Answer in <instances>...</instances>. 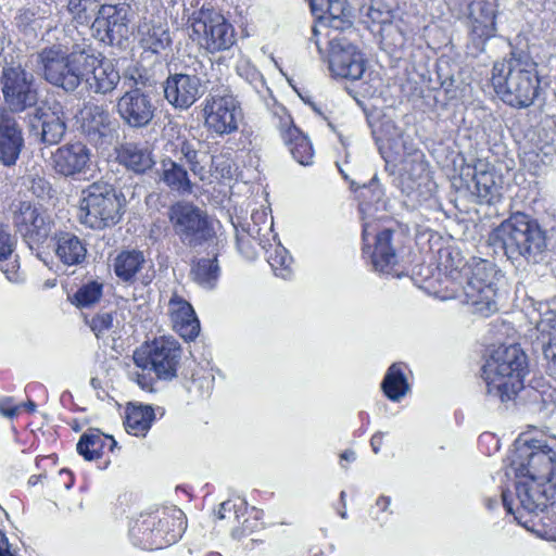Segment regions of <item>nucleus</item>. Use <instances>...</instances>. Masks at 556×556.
Listing matches in <instances>:
<instances>
[{
	"instance_id": "obj_1",
	"label": "nucleus",
	"mask_w": 556,
	"mask_h": 556,
	"mask_svg": "<svg viewBox=\"0 0 556 556\" xmlns=\"http://www.w3.org/2000/svg\"><path fill=\"white\" fill-rule=\"evenodd\" d=\"M509 469L516 481V496L519 507L514 509L507 492H502V503L508 514L526 529L531 520L523 519L522 511L529 515L543 513L552 503L556 490V451L545 441L517 440L509 457Z\"/></svg>"
},
{
	"instance_id": "obj_2",
	"label": "nucleus",
	"mask_w": 556,
	"mask_h": 556,
	"mask_svg": "<svg viewBox=\"0 0 556 556\" xmlns=\"http://www.w3.org/2000/svg\"><path fill=\"white\" fill-rule=\"evenodd\" d=\"M351 188L358 192L359 212L363 218L364 253L370 254L372 268L392 277H401L396 269L399 257L392 245L393 231L389 228L379 230L375 220L369 217L371 212L386 211V192L378 176L375 174L368 184L351 182Z\"/></svg>"
},
{
	"instance_id": "obj_3",
	"label": "nucleus",
	"mask_w": 556,
	"mask_h": 556,
	"mask_svg": "<svg viewBox=\"0 0 556 556\" xmlns=\"http://www.w3.org/2000/svg\"><path fill=\"white\" fill-rule=\"evenodd\" d=\"M490 243L513 263L540 264L547 258L552 238L538 219L517 212L490 235Z\"/></svg>"
},
{
	"instance_id": "obj_4",
	"label": "nucleus",
	"mask_w": 556,
	"mask_h": 556,
	"mask_svg": "<svg viewBox=\"0 0 556 556\" xmlns=\"http://www.w3.org/2000/svg\"><path fill=\"white\" fill-rule=\"evenodd\" d=\"M491 80L500 99L515 109L531 106L541 90L538 64L523 52L495 62Z\"/></svg>"
},
{
	"instance_id": "obj_5",
	"label": "nucleus",
	"mask_w": 556,
	"mask_h": 556,
	"mask_svg": "<svg viewBox=\"0 0 556 556\" xmlns=\"http://www.w3.org/2000/svg\"><path fill=\"white\" fill-rule=\"evenodd\" d=\"M526 368L527 357L519 345L498 346L481 369L486 396L502 403L514 399L523 388Z\"/></svg>"
},
{
	"instance_id": "obj_6",
	"label": "nucleus",
	"mask_w": 556,
	"mask_h": 556,
	"mask_svg": "<svg viewBox=\"0 0 556 556\" xmlns=\"http://www.w3.org/2000/svg\"><path fill=\"white\" fill-rule=\"evenodd\" d=\"M186 530L185 514L176 506L142 513L129 527L132 544L142 549H161L176 543Z\"/></svg>"
},
{
	"instance_id": "obj_7",
	"label": "nucleus",
	"mask_w": 556,
	"mask_h": 556,
	"mask_svg": "<svg viewBox=\"0 0 556 556\" xmlns=\"http://www.w3.org/2000/svg\"><path fill=\"white\" fill-rule=\"evenodd\" d=\"M38 60L49 84L73 92L84 81L86 66L94 63V54L78 46L68 52L61 45H52L39 52Z\"/></svg>"
},
{
	"instance_id": "obj_8",
	"label": "nucleus",
	"mask_w": 556,
	"mask_h": 556,
	"mask_svg": "<svg viewBox=\"0 0 556 556\" xmlns=\"http://www.w3.org/2000/svg\"><path fill=\"white\" fill-rule=\"evenodd\" d=\"M501 270L486 261L479 260L465 271L462 302L472 314L489 317L498 311V283L503 279Z\"/></svg>"
},
{
	"instance_id": "obj_9",
	"label": "nucleus",
	"mask_w": 556,
	"mask_h": 556,
	"mask_svg": "<svg viewBox=\"0 0 556 556\" xmlns=\"http://www.w3.org/2000/svg\"><path fill=\"white\" fill-rule=\"evenodd\" d=\"M124 205V195L113 186L94 182L83 191L79 219L89 228L104 229L121 220Z\"/></svg>"
},
{
	"instance_id": "obj_10",
	"label": "nucleus",
	"mask_w": 556,
	"mask_h": 556,
	"mask_svg": "<svg viewBox=\"0 0 556 556\" xmlns=\"http://www.w3.org/2000/svg\"><path fill=\"white\" fill-rule=\"evenodd\" d=\"M401 164L400 175L394 180L396 188L405 197L403 203L406 207L414 210L430 195V181L428 179L427 163L424 153L413 144L402 151L397 160Z\"/></svg>"
},
{
	"instance_id": "obj_11",
	"label": "nucleus",
	"mask_w": 556,
	"mask_h": 556,
	"mask_svg": "<svg viewBox=\"0 0 556 556\" xmlns=\"http://www.w3.org/2000/svg\"><path fill=\"white\" fill-rule=\"evenodd\" d=\"M182 350L173 337L155 338L134 352V363L140 369L154 372L159 380L172 381L177 377Z\"/></svg>"
},
{
	"instance_id": "obj_12",
	"label": "nucleus",
	"mask_w": 556,
	"mask_h": 556,
	"mask_svg": "<svg viewBox=\"0 0 556 556\" xmlns=\"http://www.w3.org/2000/svg\"><path fill=\"white\" fill-rule=\"evenodd\" d=\"M189 21L191 38L210 53L228 50L236 42L233 26L214 8L203 5Z\"/></svg>"
},
{
	"instance_id": "obj_13",
	"label": "nucleus",
	"mask_w": 556,
	"mask_h": 556,
	"mask_svg": "<svg viewBox=\"0 0 556 556\" xmlns=\"http://www.w3.org/2000/svg\"><path fill=\"white\" fill-rule=\"evenodd\" d=\"M168 219L175 235L186 247H201L215 239V231L206 213L190 202L174 203L169 207Z\"/></svg>"
},
{
	"instance_id": "obj_14",
	"label": "nucleus",
	"mask_w": 556,
	"mask_h": 556,
	"mask_svg": "<svg viewBox=\"0 0 556 556\" xmlns=\"http://www.w3.org/2000/svg\"><path fill=\"white\" fill-rule=\"evenodd\" d=\"M252 224L249 225L248 233L258 241L265 251L267 262L274 274L282 279L292 276V256L281 244L278 235L274 231V217L266 210L254 211L251 215Z\"/></svg>"
},
{
	"instance_id": "obj_15",
	"label": "nucleus",
	"mask_w": 556,
	"mask_h": 556,
	"mask_svg": "<svg viewBox=\"0 0 556 556\" xmlns=\"http://www.w3.org/2000/svg\"><path fill=\"white\" fill-rule=\"evenodd\" d=\"M0 88L5 108L11 114L35 109L38 102V91L34 75L21 64H5L0 75Z\"/></svg>"
},
{
	"instance_id": "obj_16",
	"label": "nucleus",
	"mask_w": 556,
	"mask_h": 556,
	"mask_svg": "<svg viewBox=\"0 0 556 556\" xmlns=\"http://www.w3.org/2000/svg\"><path fill=\"white\" fill-rule=\"evenodd\" d=\"M344 31L326 29L328 67L334 77L357 80L366 70V60L359 49L343 35Z\"/></svg>"
},
{
	"instance_id": "obj_17",
	"label": "nucleus",
	"mask_w": 556,
	"mask_h": 556,
	"mask_svg": "<svg viewBox=\"0 0 556 556\" xmlns=\"http://www.w3.org/2000/svg\"><path fill=\"white\" fill-rule=\"evenodd\" d=\"M204 125L218 136L231 135L239 128L242 110L239 101L230 93H210L203 102Z\"/></svg>"
},
{
	"instance_id": "obj_18",
	"label": "nucleus",
	"mask_w": 556,
	"mask_h": 556,
	"mask_svg": "<svg viewBox=\"0 0 556 556\" xmlns=\"http://www.w3.org/2000/svg\"><path fill=\"white\" fill-rule=\"evenodd\" d=\"M129 11L125 3L101 4L91 24L93 37L109 46H121L128 38Z\"/></svg>"
},
{
	"instance_id": "obj_19",
	"label": "nucleus",
	"mask_w": 556,
	"mask_h": 556,
	"mask_svg": "<svg viewBox=\"0 0 556 556\" xmlns=\"http://www.w3.org/2000/svg\"><path fill=\"white\" fill-rule=\"evenodd\" d=\"M135 88L126 91L117 99L116 112L129 128L141 129L151 124L156 106L151 94L138 87V85H146L142 75L135 78Z\"/></svg>"
},
{
	"instance_id": "obj_20",
	"label": "nucleus",
	"mask_w": 556,
	"mask_h": 556,
	"mask_svg": "<svg viewBox=\"0 0 556 556\" xmlns=\"http://www.w3.org/2000/svg\"><path fill=\"white\" fill-rule=\"evenodd\" d=\"M462 175L472 177L471 193L479 204L495 205L502 200L503 176L490 162L478 159L472 165L464 167Z\"/></svg>"
},
{
	"instance_id": "obj_21",
	"label": "nucleus",
	"mask_w": 556,
	"mask_h": 556,
	"mask_svg": "<svg viewBox=\"0 0 556 556\" xmlns=\"http://www.w3.org/2000/svg\"><path fill=\"white\" fill-rule=\"evenodd\" d=\"M313 14L318 20V26L313 27V37L320 55H324L321 42L318 39L321 28L338 30H352L350 10L346 0H308Z\"/></svg>"
},
{
	"instance_id": "obj_22",
	"label": "nucleus",
	"mask_w": 556,
	"mask_h": 556,
	"mask_svg": "<svg viewBox=\"0 0 556 556\" xmlns=\"http://www.w3.org/2000/svg\"><path fill=\"white\" fill-rule=\"evenodd\" d=\"M469 11L471 29L468 49L471 54L477 55L484 51L486 41L496 34V0H475Z\"/></svg>"
},
{
	"instance_id": "obj_23",
	"label": "nucleus",
	"mask_w": 556,
	"mask_h": 556,
	"mask_svg": "<svg viewBox=\"0 0 556 556\" xmlns=\"http://www.w3.org/2000/svg\"><path fill=\"white\" fill-rule=\"evenodd\" d=\"M273 123L279 129L292 157L303 166L311 165L314 157L313 146L308 138L293 125L292 117L283 105H275Z\"/></svg>"
},
{
	"instance_id": "obj_24",
	"label": "nucleus",
	"mask_w": 556,
	"mask_h": 556,
	"mask_svg": "<svg viewBox=\"0 0 556 556\" xmlns=\"http://www.w3.org/2000/svg\"><path fill=\"white\" fill-rule=\"evenodd\" d=\"M29 137L46 146L58 144L66 132V122L62 111H47L36 106L27 114Z\"/></svg>"
},
{
	"instance_id": "obj_25",
	"label": "nucleus",
	"mask_w": 556,
	"mask_h": 556,
	"mask_svg": "<svg viewBox=\"0 0 556 556\" xmlns=\"http://www.w3.org/2000/svg\"><path fill=\"white\" fill-rule=\"evenodd\" d=\"M193 71L194 74H170L163 84L165 99L176 109H189L203 94L198 68L194 67Z\"/></svg>"
},
{
	"instance_id": "obj_26",
	"label": "nucleus",
	"mask_w": 556,
	"mask_h": 556,
	"mask_svg": "<svg viewBox=\"0 0 556 556\" xmlns=\"http://www.w3.org/2000/svg\"><path fill=\"white\" fill-rule=\"evenodd\" d=\"M13 223L30 249L43 243L51 232L50 220L28 202L20 203L18 210L14 212Z\"/></svg>"
},
{
	"instance_id": "obj_27",
	"label": "nucleus",
	"mask_w": 556,
	"mask_h": 556,
	"mask_svg": "<svg viewBox=\"0 0 556 556\" xmlns=\"http://www.w3.org/2000/svg\"><path fill=\"white\" fill-rule=\"evenodd\" d=\"M54 170L64 177L86 174L91 164V150L83 142H71L52 153Z\"/></svg>"
},
{
	"instance_id": "obj_28",
	"label": "nucleus",
	"mask_w": 556,
	"mask_h": 556,
	"mask_svg": "<svg viewBox=\"0 0 556 556\" xmlns=\"http://www.w3.org/2000/svg\"><path fill=\"white\" fill-rule=\"evenodd\" d=\"M24 148L23 131L15 116L0 106V162L4 166L16 164Z\"/></svg>"
},
{
	"instance_id": "obj_29",
	"label": "nucleus",
	"mask_w": 556,
	"mask_h": 556,
	"mask_svg": "<svg viewBox=\"0 0 556 556\" xmlns=\"http://www.w3.org/2000/svg\"><path fill=\"white\" fill-rule=\"evenodd\" d=\"M81 131L94 146L110 143L114 123L110 112L102 105H86L81 111Z\"/></svg>"
},
{
	"instance_id": "obj_30",
	"label": "nucleus",
	"mask_w": 556,
	"mask_h": 556,
	"mask_svg": "<svg viewBox=\"0 0 556 556\" xmlns=\"http://www.w3.org/2000/svg\"><path fill=\"white\" fill-rule=\"evenodd\" d=\"M372 135L387 165L396 163L402 156V151L412 144L405 139L402 129L391 119H383L379 127L372 130Z\"/></svg>"
},
{
	"instance_id": "obj_31",
	"label": "nucleus",
	"mask_w": 556,
	"mask_h": 556,
	"mask_svg": "<svg viewBox=\"0 0 556 556\" xmlns=\"http://www.w3.org/2000/svg\"><path fill=\"white\" fill-rule=\"evenodd\" d=\"M167 312L174 330L186 341L194 340L200 332V321L192 305L177 293H173Z\"/></svg>"
},
{
	"instance_id": "obj_32",
	"label": "nucleus",
	"mask_w": 556,
	"mask_h": 556,
	"mask_svg": "<svg viewBox=\"0 0 556 556\" xmlns=\"http://www.w3.org/2000/svg\"><path fill=\"white\" fill-rule=\"evenodd\" d=\"M121 80L119 72L110 60H99L94 55V63L86 66V81L88 89L94 93L108 94L112 92Z\"/></svg>"
},
{
	"instance_id": "obj_33",
	"label": "nucleus",
	"mask_w": 556,
	"mask_h": 556,
	"mask_svg": "<svg viewBox=\"0 0 556 556\" xmlns=\"http://www.w3.org/2000/svg\"><path fill=\"white\" fill-rule=\"evenodd\" d=\"M157 173L160 181L170 191L180 195L193 192V184L190 180L189 174L179 162L165 157L161 161Z\"/></svg>"
},
{
	"instance_id": "obj_34",
	"label": "nucleus",
	"mask_w": 556,
	"mask_h": 556,
	"mask_svg": "<svg viewBox=\"0 0 556 556\" xmlns=\"http://www.w3.org/2000/svg\"><path fill=\"white\" fill-rule=\"evenodd\" d=\"M54 240L55 254L64 265H79L86 260L87 248L78 236L60 231L55 233Z\"/></svg>"
},
{
	"instance_id": "obj_35",
	"label": "nucleus",
	"mask_w": 556,
	"mask_h": 556,
	"mask_svg": "<svg viewBox=\"0 0 556 556\" xmlns=\"http://www.w3.org/2000/svg\"><path fill=\"white\" fill-rule=\"evenodd\" d=\"M117 160L136 174H143L155 164L152 151L138 143H125L117 151Z\"/></svg>"
},
{
	"instance_id": "obj_36",
	"label": "nucleus",
	"mask_w": 556,
	"mask_h": 556,
	"mask_svg": "<svg viewBox=\"0 0 556 556\" xmlns=\"http://www.w3.org/2000/svg\"><path fill=\"white\" fill-rule=\"evenodd\" d=\"M138 39L141 48L160 53L172 43L167 24L144 21L138 26Z\"/></svg>"
},
{
	"instance_id": "obj_37",
	"label": "nucleus",
	"mask_w": 556,
	"mask_h": 556,
	"mask_svg": "<svg viewBox=\"0 0 556 556\" xmlns=\"http://www.w3.org/2000/svg\"><path fill=\"white\" fill-rule=\"evenodd\" d=\"M155 420L151 405L129 403L125 410L124 426L127 433L135 437H146Z\"/></svg>"
},
{
	"instance_id": "obj_38",
	"label": "nucleus",
	"mask_w": 556,
	"mask_h": 556,
	"mask_svg": "<svg viewBox=\"0 0 556 556\" xmlns=\"http://www.w3.org/2000/svg\"><path fill=\"white\" fill-rule=\"evenodd\" d=\"M190 278L204 290H214L220 277V267L217 255L211 257H199L192 261Z\"/></svg>"
},
{
	"instance_id": "obj_39",
	"label": "nucleus",
	"mask_w": 556,
	"mask_h": 556,
	"mask_svg": "<svg viewBox=\"0 0 556 556\" xmlns=\"http://www.w3.org/2000/svg\"><path fill=\"white\" fill-rule=\"evenodd\" d=\"M146 255L137 249L122 250L113 261L116 277L123 282H134L136 275L146 265Z\"/></svg>"
},
{
	"instance_id": "obj_40",
	"label": "nucleus",
	"mask_w": 556,
	"mask_h": 556,
	"mask_svg": "<svg viewBox=\"0 0 556 556\" xmlns=\"http://www.w3.org/2000/svg\"><path fill=\"white\" fill-rule=\"evenodd\" d=\"M237 73L252 87L261 101H263L265 106L273 115L275 105L280 104L277 103L276 99L273 97V92L267 86L263 74L248 61H242L237 65Z\"/></svg>"
},
{
	"instance_id": "obj_41",
	"label": "nucleus",
	"mask_w": 556,
	"mask_h": 556,
	"mask_svg": "<svg viewBox=\"0 0 556 556\" xmlns=\"http://www.w3.org/2000/svg\"><path fill=\"white\" fill-rule=\"evenodd\" d=\"M405 370L404 363H394L388 368L382 379L381 389L392 402H400L410 390Z\"/></svg>"
},
{
	"instance_id": "obj_42",
	"label": "nucleus",
	"mask_w": 556,
	"mask_h": 556,
	"mask_svg": "<svg viewBox=\"0 0 556 556\" xmlns=\"http://www.w3.org/2000/svg\"><path fill=\"white\" fill-rule=\"evenodd\" d=\"M103 294V283L90 280L81 285L72 298V303L79 308H88L100 301Z\"/></svg>"
},
{
	"instance_id": "obj_43",
	"label": "nucleus",
	"mask_w": 556,
	"mask_h": 556,
	"mask_svg": "<svg viewBox=\"0 0 556 556\" xmlns=\"http://www.w3.org/2000/svg\"><path fill=\"white\" fill-rule=\"evenodd\" d=\"M103 440L100 432L84 433L76 445L78 454L89 462L100 458L104 445Z\"/></svg>"
},
{
	"instance_id": "obj_44",
	"label": "nucleus",
	"mask_w": 556,
	"mask_h": 556,
	"mask_svg": "<svg viewBox=\"0 0 556 556\" xmlns=\"http://www.w3.org/2000/svg\"><path fill=\"white\" fill-rule=\"evenodd\" d=\"M102 0H67V10L79 24H89Z\"/></svg>"
},
{
	"instance_id": "obj_45",
	"label": "nucleus",
	"mask_w": 556,
	"mask_h": 556,
	"mask_svg": "<svg viewBox=\"0 0 556 556\" xmlns=\"http://www.w3.org/2000/svg\"><path fill=\"white\" fill-rule=\"evenodd\" d=\"M179 152L181 155L179 160H185L193 175L203 180L206 175V168L203 164L206 154L195 150L193 144L188 141L181 142Z\"/></svg>"
},
{
	"instance_id": "obj_46",
	"label": "nucleus",
	"mask_w": 556,
	"mask_h": 556,
	"mask_svg": "<svg viewBox=\"0 0 556 556\" xmlns=\"http://www.w3.org/2000/svg\"><path fill=\"white\" fill-rule=\"evenodd\" d=\"M214 375L207 370H201L192 375L190 390L201 397H208L214 388Z\"/></svg>"
},
{
	"instance_id": "obj_47",
	"label": "nucleus",
	"mask_w": 556,
	"mask_h": 556,
	"mask_svg": "<svg viewBox=\"0 0 556 556\" xmlns=\"http://www.w3.org/2000/svg\"><path fill=\"white\" fill-rule=\"evenodd\" d=\"M542 353L545 361L546 372L556 379V337L549 339L547 343L543 342Z\"/></svg>"
},
{
	"instance_id": "obj_48",
	"label": "nucleus",
	"mask_w": 556,
	"mask_h": 556,
	"mask_svg": "<svg viewBox=\"0 0 556 556\" xmlns=\"http://www.w3.org/2000/svg\"><path fill=\"white\" fill-rule=\"evenodd\" d=\"M90 328L97 338L103 337L113 328V315L111 313H100L92 317Z\"/></svg>"
},
{
	"instance_id": "obj_49",
	"label": "nucleus",
	"mask_w": 556,
	"mask_h": 556,
	"mask_svg": "<svg viewBox=\"0 0 556 556\" xmlns=\"http://www.w3.org/2000/svg\"><path fill=\"white\" fill-rule=\"evenodd\" d=\"M536 329L543 334V338L547 337L548 340L556 337V313L546 312L536 323Z\"/></svg>"
},
{
	"instance_id": "obj_50",
	"label": "nucleus",
	"mask_w": 556,
	"mask_h": 556,
	"mask_svg": "<svg viewBox=\"0 0 556 556\" xmlns=\"http://www.w3.org/2000/svg\"><path fill=\"white\" fill-rule=\"evenodd\" d=\"M15 239L3 227L0 226V263L13 255Z\"/></svg>"
},
{
	"instance_id": "obj_51",
	"label": "nucleus",
	"mask_w": 556,
	"mask_h": 556,
	"mask_svg": "<svg viewBox=\"0 0 556 556\" xmlns=\"http://www.w3.org/2000/svg\"><path fill=\"white\" fill-rule=\"evenodd\" d=\"M151 371L146 372V370L141 369V371H130L129 378L130 380L135 381L139 388L147 392H153L154 391V378L150 375Z\"/></svg>"
},
{
	"instance_id": "obj_52",
	"label": "nucleus",
	"mask_w": 556,
	"mask_h": 556,
	"mask_svg": "<svg viewBox=\"0 0 556 556\" xmlns=\"http://www.w3.org/2000/svg\"><path fill=\"white\" fill-rule=\"evenodd\" d=\"M11 257L12 256H10L9 260L5 261L8 263L0 266V269L5 275L7 279L10 282L17 283L23 280V277H22L21 273L18 271L20 264L17 262V255L14 256V260H11Z\"/></svg>"
},
{
	"instance_id": "obj_53",
	"label": "nucleus",
	"mask_w": 556,
	"mask_h": 556,
	"mask_svg": "<svg viewBox=\"0 0 556 556\" xmlns=\"http://www.w3.org/2000/svg\"><path fill=\"white\" fill-rule=\"evenodd\" d=\"M211 164L214 172L222 178L231 176V160L224 155H216L211 157Z\"/></svg>"
},
{
	"instance_id": "obj_54",
	"label": "nucleus",
	"mask_w": 556,
	"mask_h": 556,
	"mask_svg": "<svg viewBox=\"0 0 556 556\" xmlns=\"http://www.w3.org/2000/svg\"><path fill=\"white\" fill-rule=\"evenodd\" d=\"M242 506H243L242 503L238 506L235 502H232L230 500L225 501L219 505V508L216 513V517L218 519L223 520V519L229 518L231 515H233V518L236 520H238L239 511L242 508Z\"/></svg>"
},
{
	"instance_id": "obj_55",
	"label": "nucleus",
	"mask_w": 556,
	"mask_h": 556,
	"mask_svg": "<svg viewBox=\"0 0 556 556\" xmlns=\"http://www.w3.org/2000/svg\"><path fill=\"white\" fill-rule=\"evenodd\" d=\"M21 409L12 396L0 397V415L7 418H14Z\"/></svg>"
},
{
	"instance_id": "obj_56",
	"label": "nucleus",
	"mask_w": 556,
	"mask_h": 556,
	"mask_svg": "<svg viewBox=\"0 0 556 556\" xmlns=\"http://www.w3.org/2000/svg\"><path fill=\"white\" fill-rule=\"evenodd\" d=\"M36 16L37 11L35 8H22L15 16L16 25L22 28H27L36 21Z\"/></svg>"
},
{
	"instance_id": "obj_57",
	"label": "nucleus",
	"mask_w": 556,
	"mask_h": 556,
	"mask_svg": "<svg viewBox=\"0 0 556 556\" xmlns=\"http://www.w3.org/2000/svg\"><path fill=\"white\" fill-rule=\"evenodd\" d=\"M0 556H16L14 552L11 551V545L9 543L5 534L0 530Z\"/></svg>"
},
{
	"instance_id": "obj_58",
	"label": "nucleus",
	"mask_w": 556,
	"mask_h": 556,
	"mask_svg": "<svg viewBox=\"0 0 556 556\" xmlns=\"http://www.w3.org/2000/svg\"><path fill=\"white\" fill-rule=\"evenodd\" d=\"M383 441V433L382 432H376L371 439H370V446L372 448V452L375 454H378L380 452L381 445Z\"/></svg>"
},
{
	"instance_id": "obj_59",
	"label": "nucleus",
	"mask_w": 556,
	"mask_h": 556,
	"mask_svg": "<svg viewBox=\"0 0 556 556\" xmlns=\"http://www.w3.org/2000/svg\"><path fill=\"white\" fill-rule=\"evenodd\" d=\"M390 504L391 498L384 495L379 496L376 501V507L382 513L388 511Z\"/></svg>"
},
{
	"instance_id": "obj_60",
	"label": "nucleus",
	"mask_w": 556,
	"mask_h": 556,
	"mask_svg": "<svg viewBox=\"0 0 556 556\" xmlns=\"http://www.w3.org/2000/svg\"><path fill=\"white\" fill-rule=\"evenodd\" d=\"M340 458H341V460H346V462L352 463L356 459V454L352 450H346L343 453H341Z\"/></svg>"
},
{
	"instance_id": "obj_61",
	"label": "nucleus",
	"mask_w": 556,
	"mask_h": 556,
	"mask_svg": "<svg viewBox=\"0 0 556 556\" xmlns=\"http://www.w3.org/2000/svg\"><path fill=\"white\" fill-rule=\"evenodd\" d=\"M485 506L488 509L492 510L498 506V501L496 498L489 497L485 500Z\"/></svg>"
},
{
	"instance_id": "obj_62",
	"label": "nucleus",
	"mask_w": 556,
	"mask_h": 556,
	"mask_svg": "<svg viewBox=\"0 0 556 556\" xmlns=\"http://www.w3.org/2000/svg\"><path fill=\"white\" fill-rule=\"evenodd\" d=\"M46 476H42V475H33L30 476L29 480H28V483L30 485H36L38 484L42 478H45Z\"/></svg>"
},
{
	"instance_id": "obj_63",
	"label": "nucleus",
	"mask_w": 556,
	"mask_h": 556,
	"mask_svg": "<svg viewBox=\"0 0 556 556\" xmlns=\"http://www.w3.org/2000/svg\"><path fill=\"white\" fill-rule=\"evenodd\" d=\"M21 407H24L26 410L34 413L36 410V404L33 401H28L24 404H20Z\"/></svg>"
},
{
	"instance_id": "obj_64",
	"label": "nucleus",
	"mask_w": 556,
	"mask_h": 556,
	"mask_svg": "<svg viewBox=\"0 0 556 556\" xmlns=\"http://www.w3.org/2000/svg\"><path fill=\"white\" fill-rule=\"evenodd\" d=\"M244 535L245 534H244L243 530L233 529L231 531V538L235 539V540H241Z\"/></svg>"
}]
</instances>
